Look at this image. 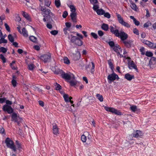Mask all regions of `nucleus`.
<instances>
[{"label":"nucleus","mask_w":156,"mask_h":156,"mask_svg":"<svg viewBox=\"0 0 156 156\" xmlns=\"http://www.w3.org/2000/svg\"><path fill=\"white\" fill-rule=\"evenodd\" d=\"M129 2L131 4L130 6L131 8L133 10L135 11H137L138 9V8L136 5L134 3L131 1H130Z\"/></svg>","instance_id":"20"},{"label":"nucleus","mask_w":156,"mask_h":156,"mask_svg":"<svg viewBox=\"0 0 156 156\" xmlns=\"http://www.w3.org/2000/svg\"><path fill=\"white\" fill-rule=\"evenodd\" d=\"M63 97L65 101L66 102H69V96L68 94H64L63 95Z\"/></svg>","instance_id":"34"},{"label":"nucleus","mask_w":156,"mask_h":156,"mask_svg":"<svg viewBox=\"0 0 156 156\" xmlns=\"http://www.w3.org/2000/svg\"><path fill=\"white\" fill-rule=\"evenodd\" d=\"M71 19L74 23H76V12H71L70 14Z\"/></svg>","instance_id":"16"},{"label":"nucleus","mask_w":156,"mask_h":156,"mask_svg":"<svg viewBox=\"0 0 156 156\" xmlns=\"http://www.w3.org/2000/svg\"><path fill=\"white\" fill-rule=\"evenodd\" d=\"M113 49L117 53L118 56L120 55V57H123V55L120 53L121 52H122V51L121 48L118 45H115L113 47Z\"/></svg>","instance_id":"10"},{"label":"nucleus","mask_w":156,"mask_h":156,"mask_svg":"<svg viewBox=\"0 0 156 156\" xmlns=\"http://www.w3.org/2000/svg\"><path fill=\"white\" fill-rule=\"evenodd\" d=\"M15 62L14 61L12 62V63L10 64L12 68L14 70L16 69V67H15L13 65V64L15 63Z\"/></svg>","instance_id":"56"},{"label":"nucleus","mask_w":156,"mask_h":156,"mask_svg":"<svg viewBox=\"0 0 156 156\" xmlns=\"http://www.w3.org/2000/svg\"><path fill=\"white\" fill-rule=\"evenodd\" d=\"M108 62L110 67L112 69L113 68V64L111 60H108Z\"/></svg>","instance_id":"44"},{"label":"nucleus","mask_w":156,"mask_h":156,"mask_svg":"<svg viewBox=\"0 0 156 156\" xmlns=\"http://www.w3.org/2000/svg\"><path fill=\"white\" fill-rule=\"evenodd\" d=\"M143 135V133L140 130H136L133 132V133L131 135H129L128 136L129 139L132 140V139H131V136H133V137L138 138L140 137Z\"/></svg>","instance_id":"4"},{"label":"nucleus","mask_w":156,"mask_h":156,"mask_svg":"<svg viewBox=\"0 0 156 156\" xmlns=\"http://www.w3.org/2000/svg\"><path fill=\"white\" fill-rule=\"evenodd\" d=\"M69 82L71 86H74L76 84V83L73 80L70 81Z\"/></svg>","instance_id":"57"},{"label":"nucleus","mask_w":156,"mask_h":156,"mask_svg":"<svg viewBox=\"0 0 156 156\" xmlns=\"http://www.w3.org/2000/svg\"><path fill=\"white\" fill-rule=\"evenodd\" d=\"M91 64L92 65V67L91 68L90 72L92 73H93L94 71L95 65L94 62H91Z\"/></svg>","instance_id":"39"},{"label":"nucleus","mask_w":156,"mask_h":156,"mask_svg":"<svg viewBox=\"0 0 156 156\" xmlns=\"http://www.w3.org/2000/svg\"><path fill=\"white\" fill-rule=\"evenodd\" d=\"M22 34L24 37H27L28 36L27 32L25 28H23Z\"/></svg>","instance_id":"24"},{"label":"nucleus","mask_w":156,"mask_h":156,"mask_svg":"<svg viewBox=\"0 0 156 156\" xmlns=\"http://www.w3.org/2000/svg\"><path fill=\"white\" fill-rule=\"evenodd\" d=\"M0 58L2 60L3 62H5V58L2 55H0Z\"/></svg>","instance_id":"59"},{"label":"nucleus","mask_w":156,"mask_h":156,"mask_svg":"<svg viewBox=\"0 0 156 156\" xmlns=\"http://www.w3.org/2000/svg\"><path fill=\"white\" fill-rule=\"evenodd\" d=\"M52 125L53 133L56 135H58L59 134V129L57 126L55 124H53Z\"/></svg>","instance_id":"14"},{"label":"nucleus","mask_w":156,"mask_h":156,"mask_svg":"<svg viewBox=\"0 0 156 156\" xmlns=\"http://www.w3.org/2000/svg\"><path fill=\"white\" fill-rule=\"evenodd\" d=\"M101 28L103 30L105 31L108 30L109 28L108 25L105 23H103L102 24Z\"/></svg>","instance_id":"25"},{"label":"nucleus","mask_w":156,"mask_h":156,"mask_svg":"<svg viewBox=\"0 0 156 156\" xmlns=\"http://www.w3.org/2000/svg\"><path fill=\"white\" fill-rule=\"evenodd\" d=\"M109 29L110 32L112 34H115V36H118L119 30L117 27L116 26L114 27L111 26L110 27Z\"/></svg>","instance_id":"9"},{"label":"nucleus","mask_w":156,"mask_h":156,"mask_svg":"<svg viewBox=\"0 0 156 156\" xmlns=\"http://www.w3.org/2000/svg\"><path fill=\"white\" fill-rule=\"evenodd\" d=\"M105 12L104 10L102 9H98L96 11L97 13L100 15H104V13H105Z\"/></svg>","instance_id":"26"},{"label":"nucleus","mask_w":156,"mask_h":156,"mask_svg":"<svg viewBox=\"0 0 156 156\" xmlns=\"http://www.w3.org/2000/svg\"><path fill=\"white\" fill-rule=\"evenodd\" d=\"M151 23L150 22L148 21L144 24V27H147L149 26H151Z\"/></svg>","instance_id":"45"},{"label":"nucleus","mask_w":156,"mask_h":156,"mask_svg":"<svg viewBox=\"0 0 156 156\" xmlns=\"http://www.w3.org/2000/svg\"><path fill=\"white\" fill-rule=\"evenodd\" d=\"M0 50L1 52L3 53H5L7 51V49L3 47H2L0 48Z\"/></svg>","instance_id":"50"},{"label":"nucleus","mask_w":156,"mask_h":156,"mask_svg":"<svg viewBox=\"0 0 156 156\" xmlns=\"http://www.w3.org/2000/svg\"><path fill=\"white\" fill-rule=\"evenodd\" d=\"M66 28H69L71 26V23L69 22H66L65 23Z\"/></svg>","instance_id":"60"},{"label":"nucleus","mask_w":156,"mask_h":156,"mask_svg":"<svg viewBox=\"0 0 156 156\" xmlns=\"http://www.w3.org/2000/svg\"><path fill=\"white\" fill-rule=\"evenodd\" d=\"M80 56L81 55L80 52L78 51H77L76 54H73L72 58L74 60L77 61L79 59Z\"/></svg>","instance_id":"15"},{"label":"nucleus","mask_w":156,"mask_h":156,"mask_svg":"<svg viewBox=\"0 0 156 156\" xmlns=\"http://www.w3.org/2000/svg\"><path fill=\"white\" fill-rule=\"evenodd\" d=\"M140 51L142 55H144L145 53V48L144 47H142L140 49Z\"/></svg>","instance_id":"48"},{"label":"nucleus","mask_w":156,"mask_h":156,"mask_svg":"<svg viewBox=\"0 0 156 156\" xmlns=\"http://www.w3.org/2000/svg\"><path fill=\"white\" fill-rule=\"evenodd\" d=\"M34 48L37 51H38L40 49V47L38 45H35L34 46Z\"/></svg>","instance_id":"63"},{"label":"nucleus","mask_w":156,"mask_h":156,"mask_svg":"<svg viewBox=\"0 0 156 156\" xmlns=\"http://www.w3.org/2000/svg\"><path fill=\"white\" fill-rule=\"evenodd\" d=\"M90 3L93 5L97 4L98 3V1L97 0H89Z\"/></svg>","instance_id":"55"},{"label":"nucleus","mask_w":156,"mask_h":156,"mask_svg":"<svg viewBox=\"0 0 156 156\" xmlns=\"http://www.w3.org/2000/svg\"><path fill=\"white\" fill-rule=\"evenodd\" d=\"M125 78L128 80L130 81L134 79V76L133 75H131L129 73L126 74L125 76Z\"/></svg>","instance_id":"18"},{"label":"nucleus","mask_w":156,"mask_h":156,"mask_svg":"<svg viewBox=\"0 0 156 156\" xmlns=\"http://www.w3.org/2000/svg\"><path fill=\"white\" fill-rule=\"evenodd\" d=\"M19 117H17L16 114L15 113H13L12 115V120L13 121L17 122L18 120H19Z\"/></svg>","instance_id":"17"},{"label":"nucleus","mask_w":156,"mask_h":156,"mask_svg":"<svg viewBox=\"0 0 156 156\" xmlns=\"http://www.w3.org/2000/svg\"><path fill=\"white\" fill-rule=\"evenodd\" d=\"M7 42V41L4 38V37H1L0 39V44L2 43H6Z\"/></svg>","instance_id":"33"},{"label":"nucleus","mask_w":156,"mask_h":156,"mask_svg":"<svg viewBox=\"0 0 156 156\" xmlns=\"http://www.w3.org/2000/svg\"><path fill=\"white\" fill-rule=\"evenodd\" d=\"M51 55L50 53L41 56L40 58L44 62L49 61L51 59Z\"/></svg>","instance_id":"6"},{"label":"nucleus","mask_w":156,"mask_h":156,"mask_svg":"<svg viewBox=\"0 0 156 156\" xmlns=\"http://www.w3.org/2000/svg\"><path fill=\"white\" fill-rule=\"evenodd\" d=\"M109 45L111 47H114L115 45L113 41H109L108 43Z\"/></svg>","instance_id":"54"},{"label":"nucleus","mask_w":156,"mask_h":156,"mask_svg":"<svg viewBox=\"0 0 156 156\" xmlns=\"http://www.w3.org/2000/svg\"><path fill=\"white\" fill-rule=\"evenodd\" d=\"M16 144L17 145L18 149L19 150H20V149L21 148V144L19 143V141H16Z\"/></svg>","instance_id":"51"},{"label":"nucleus","mask_w":156,"mask_h":156,"mask_svg":"<svg viewBox=\"0 0 156 156\" xmlns=\"http://www.w3.org/2000/svg\"><path fill=\"white\" fill-rule=\"evenodd\" d=\"M117 78H119V77L118 75L114 73L109 74L108 76V79L110 83H111L112 81L115 80Z\"/></svg>","instance_id":"8"},{"label":"nucleus","mask_w":156,"mask_h":156,"mask_svg":"<svg viewBox=\"0 0 156 156\" xmlns=\"http://www.w3.org/2000/svg\"><path fill=\"white\" fill-rule=\"evenodd\" d=\"M55 89L56 90H60L61 89V86L57 83H55Z\"/></svg>","instance_id":"31"},{"label":"nucleus","mask_w":156,"mask_h":156,"mask_svg":"<svg viewBox=\"0 0 156 156\" xmlns=\"http://www.w3.org/2000/svg\"><path fill=\"white\" fill-rule=\"evenodd\" d=\"M5 142L8 147L12 149L14 151H16V149L14 145L13 142L9 138H7L5 140Z\"/></svg>","instance_id":"1"},{"label":"nucleus","mask_w":156,"mask_h":156,"mask_svg":"<svg viewBox=\"0 0 156 156\" xmlns=\"http://www.w3.org/2000/svg\"><path fill=\"white\" fill-rule=\"evenodd\" d=\"M150 42L147 40H144L143 42L145 44L148 45H149V44H150Z\"/></svg>","instance_id":"62"},{"label":"nucleus","mask_w":156,"mask_h":156,"mask_svg":"<svg viewBox=\"0 0 156 156\" xmlns=\"http://www.w3.org/2000/svg\"><path fill=\"white\" fill-rule=\"evenodd\" d=\"M68 14V13L67 11H64L63 12V15H62L63 17L64 18H66Z\"/></svg>","instance_id":"58"},{"label":"nucleus","mask_w":156,"mask_h":156,"mask_svg":"<svg viewBox=\"0 0 156 156\" xmlns=\"http://www.w3.org/2000/svg\"><path fill=\"white\" fill-rule=\"evenodd\" d=\"M130 19L133 20V22L137 26L139 25L140 24V22L138 20H136V19L133 16H130Z\"/></svg>","instance_id":"21"},{"label":"nucleus","mask_w":156,"mask_h":156,"mask_svg":"<svg viewBox=\"0 0 156 156\" xmlns=\"http://www.w3.org/2000/svg\"><path fill=\"white\" fill-rule=\"evenodd\" d=\"M145 54L147 56L149 57H151L153 55V54L151 52L148 51H147L146 52Z\"/></svg>","instance_id":"37"},{"label":"nucleus","mask_w":156,"mask_h":156,"mask_svg":"<svg viewBox=\"0 0 156 156\" xmlns=\"http://www.w3.org/2000/svg\"><path fill=\"white\" fill-rule=\"evenodd\" d=\"M63 61L65 64H69L70 63V61L66 57H64L63 58Z\"/></svg>","instance_id":"29"},{"label":"nucleus","mask_w":156,"mask_h":156,"mask_svg":"<svg viewBox=\"0 0 156 156\" xmlns=\"http://www.w3.org/2000/svg\"><path fill=\"white\" fill-rule=\"evenodd\" d=\"M3 110L5 112H7L9 114L12 113L13 111L11 107L7 105H5L3 106Z\"/></svg>","instance_id":"11"},{"label":"nucleus","mask_w":156,"mask_h":156,"mask_svg":"<svg viewBox=\"0 0 156 156\" xmlns=\"http://www.w3.org/2000/svg\"><path fill=\"white\" fill-rule=\"evenodd\" d=\"M96 97L100 101H102L103 100V98L102 95L97 94H96Z\"/></svg>","instance_id":"30"},{"label":"nucleus","mask_w":156,"mask_h":156,"mask_svg":"<svg viewBox=\"0 0 156 156\" xmlns=\"http://www.w3.org/2000/svg\"><path fill=\"white\" fill-rule=\"evenodd\" d=\"M44 14L46 15H48L50 17L53 16L52 13L51 12L50 10L48 9H47L44 11Z\"/></svg>","instance_id":"22"},{"label":"nucleus","mask_w":156,"mask_h":156,"mask_svg":"<svg viewBox=\"0 0 156 156\" xmlns=\"http://www.w3.org/2000/svg\"><path fill=\"white\" fill-rule=\"evenodd\" d=\"M81 140L83 142H85L86 141L87 138L84 134L82 135L81 136Z\"/></svg>","instance_id":"36"},{"label":"nucleus","mask_w":156,"mask_h":156,"mask_svg":"<svg viewBox=\"0 0 156 156\" xmlns=\"http://www.w3.org/2000/svg\"><path fill=\"white\" fill-rule=\"evenodd\" d=\"M22 15L27 20H30V17L28 13L22 11Z\"/></svg>","instance_id":"23"},{"label":"nucleus","mask_w":156,"mask_h":156,"mask_svg":"<svg viewBox=\"0 0 156 156\" xmlns=\"http://www.w3.org/2000/svg\"><path fill=\"white\" fill-rule=\"evenodd\" d=\"M6 103L7 105H11L12 104V102L11 101L7 100L6 101Z\"/></svg>","instance_id":"64"},{"label":"nucleus","mask_w":156,"mask_h":156,"mask_svg":"<svg viewBox=\"0 0 156 156\" xmlns=\"http://www.w3.org/2000/svg\"><path fill=\"white\" fill-rule=\"evenodd\" d=\"M55 4L57 7H59L61 5L60 0H55Z\"/></svg>","instance_id":"35"},{"label":"nucleus","mask_w":156,"mask_h":156,"mask_svg":"<svg viewBox=\"0 0 156 156\" xmlns=\"http://www.w3.org/2000/svg\"><path fill=\"white\" fill-rule=\"evenodd\" d=\"M61 76L62 78L67 80L75 79L74 76L73 74H69L63 72L62 73Z\"/></svg>","instance_id":"5"},{"label":"nucleus","mask_w":156,"mask_h":156,"mask_svg":"<svg viewBox=\"0 0 156 156\" xmlns=\"http://www.w3.org/2000/svg\"><path fill=\"white\" fill-rule=\"evenodd\" d=\"M94 6L93 7V9L95 11H96L98 10V9L99 8V6L98 5H93Z\"/></svg>","instance_id":"47"},{"label":"nucleus","mask_w":156,"mask_h":156,"mask_svg":"<svg viewBox=\"0 0 156 156\" xmlns=\"http://www.w3.org/2000/svg\"><path fill=\"white\" fill-rule=\"evenodd\" d=\"M123 43L125 44V45L128 48L130 47V42L129 41H123Z\"/></svg>","instance_id":"28"},{"label":"nucleus","mask_w":156,"mask_h":156,"mask_svg":"<svg viewBox=\"0 0 156 156\" xmlns=\"http://www.w3.org/2000/svg\"><path fill=\"white\" fill-rule=\"evenodd\" d=\"M105 109L106 111L111 112L115 114L118 115H121L122 113L121 112L113 108H109L107 107H105Z\"/></svg>","instance_id":"7"},{"label":"nucleus","mask_w":156,"mask_h":156,"mask_svg":"<svg viewBox=\"0 0 156 156\" xmlns=\"http://www.w3.org/2000/svg\"><path fill=\"white\" fill-rule=\"evenodd\" d=\"M71 41L72 42L75 43L79 46H81L83 44L82 41L79 38L76 36H73L71 37Z\"/></svg>","instance_id":"3"},{"label":"nucleus","mask_w":156,"mask_h":156,"mask_svg":"<svg viewBox=\"0 0 156 156\" xmlns=\"http://www.w3.org/2000/svg\"><path fill=\"white\" fill-rule=\"evenodd\" d=\"M156 60V58L154 57H152L150 60L149 63L148 64V65L150 67H151L152 65L155 63Z\"/></svg>","instance_id":"19"},{"label":"nucleus","mask_w":156,"mask_h":156,"mask_svg":"<svg viewBox=\"0 0 156 156\" xmlns=\"http://www.w3.org/2000/svg\"><path fill=\"white\" fill-rule=\"evenodd\" d=\"M98 34L101 37L102 36L103 34V32L101 30H99L98 31Z\"/></svg>","instance_id":"61"},{"label":"nucleus","mask_w":156,"mask_h":156,"mask_svg":"<svg viewBox=\"0 0 156 156\" xmlns=\"http://www.w3.org/2000/svg\"><path fill=\"white\" fill-rule=\"evenodd\" d=\"M128 67L129 69H134L137 72L138 71V69L137 68L136 65L134 64L133 61H130L128 62Z\"/></svg>","instance_id":"13"},{"label":"nucleus","mask_w":156,"mask_h":156,"mask_svg":"<svg viewBox=\"0 0 156 156\" xmlns=\"http://www.w3.org/2000/svg\"><path fill=\"white\" fill-rule=\"evenodd\" d=\"M70 10L72 12H76V9L74 6L73 5H71L70 6Z\"/></svg>","instance_id":"40"},{"label":"nucleus","mask_w":156,"mask_h":156,"mask_svg":"<svg viewBox=\"0 0 156 156\" xmlns=\"http://www.w3.org/2000/svg\"><path fill=\"white\" fill-rule=\"evenodd\" d=\"M130 108L131 110L133 112H135L137 109V108L136 106L133 105L130 107Z\"/></svg>","instance_id":"41"},{"label":"nucleus","mask_w":156,"mask_h":156,"mask_svg":"<svg viewBox=\"0 0 156 156\" xmlns=\"http://www.w3.org/2000/svg\"><path fill=\"white\" fill-rule=\"evenodd\" d=\"M133 32L134 34H136V35H139V30L136 28H135L133 29Z\"/></svg>","instance_id":"43"},{"label":"nucleus","mask_w":156,"mask_h":156,"mask_svg":"<svg viewBox=\"0 0 156 156\" xmlns=\"http://www.w3.org/2000/svg\"><path fill=\"white\" fill-rule=\"evenodd\" d=\"M91 35L95 39H97L98 38V35L95 33L92 32Z\"/></svg>","instance_id":"49"},{"label":"nucleus","mask_w":156,"mask_h":156,"mask_svg":"<svg viewBox=\"0 0 156 156\" xmlns=\"http://www.w3.org/2000/svg\"><path fill=\"white\" fill-rule=\"evenodd\" d=\"M12 83L13 86L15 87L16 86L17 82L15 80L13 79L12 80Z\"/></svg>","instance_id":"52"},{"label":"nucleus","mask_w":156,"mask_h":156,"mask_svg":"<svg viewBox=\"0 0 156 156\" xmlns=\"http://www.w3.org/2000/svg\"><path fill=\"white\" fill-rule=\"evenodd\" d=\"M29 38L30 40L32 42L36 43H37V38L35 37L31 36Z\"/></svg>","instance_id":"27"},{"label":"nucleus","mask_w":156,"mask_h":156,"mask_svg":"<svg viewBox=\"0 0 156 156\" xmlns=\"http://www.w3.org/2000/svg\"><path fill=\"white\" fill-rule=\"evenodd\" d=\"M119 35L118 36H116L120 37L122 41L126 40L128 37V35L123 31H120V33L119 32Z\"/></svg>","instance_id":"12"},{"label":"nucleus","mask_w":156,"mask_h":156,"mask_svg":"<svg viewBox=\"0 0 156 156\" xmlns=\"http://www.w3.org/2000/svg\"><path fill=\"white\" fill-rule=\"evenodd\" d=\"M104 16L105 17H106L108 19L110 18L111 17L110 15L108 12H107L105 13H105H104Z\"/></svg>","instance_id":"46"},{"label":"nucleus","mask_w":156,"mask_h":156,"mask_svg":"<svg viewBox=\"0 0 156 156\" xmlns=\"http://www.w3.org/2000/svg\"><path fill=\"white\" fill-rule=\"evenodd\" d=\"M29 69L30 70H33L34 68V65L33 64H30L28 65Z\"/></svg>","instance_id":"42"},{"label":"nucleus","mask_w":156,"mask_h":156,"mask_svg":"<svg viewBox=\"0 0 156 156\" xmlns=\"http://www.w3.org/2000/svg\"><path fill=\"white\" fill-rule=\"evenodd\" d=\"M149 47L153 49L156 48V46L155 44L150 42L149 45H148Z\"/></svg>","instance_id":"32"},{"label":"nucleus","mask_w":156,"mask_h":156,"mask_svg":"<svg viewBox=\"0 0 156 156\" xmlns=\"http://www.w3.org/2000/svg\"><path fill=\"white\" fill-rule=\"evenodd\" d=\"M116 15L118 21L119 23L127 28L130 27V25L124 21L123 18L119 14L117 13H116Z\"/></svg>","instance_id":"2"},{"label":"nucleus","mask_w":156,"mask_h":156,"mask_svg":"<svg viewBox=\"0 0 156 156\" xmlns=\"http://www.w3.org/2000/svg\"><path fill=\"white\" fill-rule=\"evenodd\" d=\"M50 33L52 35H55L58 34V31L56 30H54L51 31Z\"/></svg>","instance_id":"53"},{"label":"nucleus","mask_w":156,"mask_h":156,"mask_svg":"<svg viewBox=\"0 0 156 156\" xmlns=\"http://www.w3.org/2000/svg\"><path fill=\"white\" fill-rule=\"evenodd\" d=\"M9 40L11 42H13L14 41V39L11 34H9L8 36Z\"/></svg>","instance_id":"38"}]
</instances>
